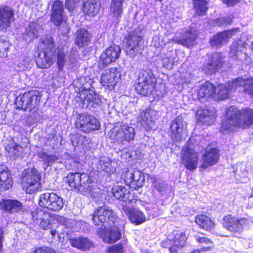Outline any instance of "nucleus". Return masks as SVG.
<instances>
[{
    "label": "nucleus",
    "instance_id": "obj_1",
    "mask_svg": "<svg viewBox=\"0 0 253 253\" xmlns=\"http://www.w3.org/2000/svg\"><path fill=\"white\" fill-rule=\"evenodd\" d=\"M253 126V109L239 110L235 106L228 107L225 112L220 131L223 134L236 132Z\"/></svg>",
    "mask_w": 253,
    "mask_h": 253
},
{
    "label": "nucleus",
    "instance_id": "obj_2",
    "mask_svg": "<svg viewBox=\"0 0 253 253\" xmlns=\"http://www.w3.org/2000/svg\"><path fill=\"white\" fill-rule=\"evenodd\" d=\"M91 219L95 225H101L104 228H110L103 237L104 242L111 244L121 238L120 230L117 225L118 218L116 213L109 207L103 206L95 209Z\"/></svg>",
    "mask_w": 253,
    "mask_h": 253
},
{
    "label": "nucleus",
    "instance_id": "obj_3",
    "mask_svg": "<svg viewBox=\"0 0 253 253\" xmlns=\"http://www.w3.org/2000/svg\"><path fill=\"white\" fill-rule=\"evenodd\" d=\"M77 82L80 85L75 98V101L78 103L77 106L90 109L100 106L101 100L99 95L91 89L92 81L84 77L80 78Z\"/></svg>",
    "mask_w": 253,
    "mask_h": 253
},
{
    "label": "nucleus",
    "instance_id": "obj_4",
    "mask_svg": "<svg viewBox=\"0 0 253 253\" xmlns=\"http://www.w3.org/2000/svg\"><path fill=\"white\" fill-rule=\"evenodd\" d=\"M39 50L36 59L38 67L41 69L48 68L55 61L56 57L53 39L51 37L43 39L39 45Z\"/></svg>",
    "mask_w": 253,
    "mask_h": 253
},
{
    "label": "nucleus",
    "instance_id": "obj_5",
    "mask_svg": "<svg viewBox=\"0 0 253 253\" xmlns=\"http://www.w3.org/2000/svg\"><path fill=\"white\" fill-rule=\"evenodd\" d=\"M42 97L38 90H30L19 94L16 98V108L25 111L35 112L38 109Z\"/></svg>",
    "mask_w": 253,
    "mask_h": 253
},
{
    "label": "nucleus",
    "instance_id": "obj_6",
    "mask_svg": "<svg viewBox=\"0 0 253 253\" xmlns=\"http://www.w3.org/2000/svg\"><path fill=\"white\" fill-rule=\"evenodd\" d=\"M156 82V79L151 69H142L139 74L136 90L138 93L147 96L154 90Z\"/></svg>",
    "mask_w": 253,
    "mask_h": 253
},
{
    "label": "nucleus",
    "instance_id": "obj_7",
    "mask_svg": "<svg viewBox=\"0 0 253 253\" xmlns=\"http://www.w3.org/2000/svg\"><path fill=\"white\" fill-rule=\"evenodd\" d=\"M143 29L140 27L130 32L124 39L126 54L134 57L141 50L140 42L142 40Z\"/></svg>",
    "mask_w": 253,
    "mask_h": 253
},
{
    "label": "nucleus",
    "instance_id": "obj_8",
    "mask_svg": "<svg viewBox=\"0 0 253 253\" xmlns=\"http://www.w3.org/2000/svg\"><path fill=\"white\" fill-rule=\"evenodd\" d=\"M66 16L64 13L63 2L56 0L52 4L50 21L55 26H60V31L62 35H66L69 32L70 27L65 19Z\"/></svg>",
    "mask_w": 253,
    "mask_h": 253
},
{
    "label": "nucleus",
    "instance_id": "obj_9",
    "mask_svg": "<svg viewBox=\"0 0 253 253\" xmlns=\"http://www.w3.org/2000/svg\"><path fill=\"white\" fill-rule=\"evenodd\" d=\"M41 175L34 169L26 170L22 181L23 189L27 193H34L41 188Z\"/></svg>",
    "mask_w": 253,
    "mask_h": 253
},
{
    "label": "nucleus",
    "instance_id": "obj_10",
    "mask_svg": "<svg viewBox=\"0 0 253 253\" xmlns=\"http://www.w3.org/2000/svg\"><path fill=\"white\" fill-rule=\"evenodd\" d=\"M39 204L41 207L58 211L63 207L64 203L61 197L53 192H45L39 197Z\"/></svg>",
    "mask_w": 253,
    "mask_h": 253
},
{
    "label": "nucleus",
    "instance_id": "obj_11",
    "mask_svg": "<svg viewBox=\"0 0 253 253\" xmlns=\"http://www.w3.org/2000/svg\"><path fill=\"white\" fill-rule=\"evenodd\" d=\"M135 132L134 128L130 126L122 125L119 127L112 129L108 136L113 142H129L133 140Z\"/></svg>",
    "mask_w": 253,
    "mask_h": 253
},
{
    "label": "nucleus",
    "instance_id": "obj_12",
    "mask_svg": "<svg viewBox=\"0 0 253 253\" xmlns=\"http://www.w3.org/2000/svg\"><path fill=\"white\" fill-rule=\"evenodd\" d=\"M75 126L77 128L84 132L98 130L100 127V123L95 117L84 113L78 116Z\"/></svg>",
    "mask_w": 253,
    "mask_h": 253
},
{
    "label": "nucleus",
    "instance_id": "obj_13",
    "mask_svg": "<svg viewBox=\"0 0 253 253\" xmlns=\"http://www.w3.org/2000/svg\"><path fill=\"white\" fill-rule=\"evenodd\" d=\"M186 122L181 116H178L171 123L169 136L173 141H179L185 136L184 127Z\"/></svg>",
    "mask_w": 253,
    "mask_h": 253
},
{
    "label": "nucleus",
    "instance_id": "obj_14",
    "mask_svg": "<svg viewBox=\"0 0 253 253\" xmlns=\"http://www.w3.org/2000/svg\"><path fill=\"white\" fill-rule=\"evenodd\" d=\"M224 62V58L220 53H213L204 64L203 70L206 74L211 75L219 70Z\"/></svg>",
    "mask_w": 253,
    "mask_h": 253
},
{
    "label": "nucleus",
    "instance_id": "obj_15",
    "mask_svg": "<svg viewBox=\"0 0 253 253\" xmlns=\"http://www.w3.org/2000/svg\"><path fill=\"white\" fill-rule=\"evenodd\" d=\"M121 52L120 47L116 44L112 45L100 55L99 64L104 68L114 62L118 59Z\"/></svg>",
    "mask_w": 253,
    "mask_h": 253
},
{
    "label": "nucleus",
    "instance_id": "obj_16",
    "mask_svg": "<svg viewBox=\"0 0 253 253\" xmlns=\"http://www.w3.org/2000/svg\"><path fill=\"white\" fill-rule=\"evenodd\" d=\"M121 77V68H110L102 73L100 83L103 85L113 87L118 82Z\"/></svg>",
    "mask_w": 253,
    "mask_h": 253
},
{
    "label": "nucleus",
    "instance_id": "obj_17",
    "mask_svg": "<svg viewBox=\"0 0 253 253\" xmlns=\"http://www.w3.org/2000/svg\"><path fill=\"white\" fill-rule=\"evenodd\" d=\"M182 159V164L188 170H193L197 168L199 158L194 149L186 147L183 150Z\"/></svg>",
    "mask_w": 253,
    "mask_h": 253
},
{
    "label": "nucleus",
    "instance_id": "obj_18",
    "mask_svg": "<svg viewBox=\"0 0 253 253\" xmlns=\"http://www.w3.org/2000/svg\"><path fill=\"white\" fill-rule=\"evenodd\" d=\"M60 225L58 226L56 229L51 230L50 234L52 236H54L56 234L60 236L61 235H66L67 238L72 232V229L76 225L77 222L76 220L72 219L67 218L63 216L60 217L58 219Z\"/></svg>",
    "mask_w": 253,
    "mask_h": 253
},
{
    "label": "nucleus",
    "instance_id": "obj_19",
    "mask_svg": "<svg viewBox=\"0 0 253 253\" xmlns=\"http://www.w3.org/2000/svg\"><path fill=\"white\" fill-rule=\"evenodd\" d=\"M248 223V220L245 218H238L231 215H227L223 218V225L230 232L240 233L243 229V226Z\"/></svg>",
    "mask_w": 253,
    "mask_h": 253
},
{
    "label": "nucleus",
    "instance_id": "obj_20",
    "mask_svg": "<svg viewBox=\"0 0 253 253\" xmlns=\"http://www.w3.org/2000/svg\"><path fill=\"white\" fill-rule=\"evenodd\" d=\"M78 192L88 195L93 199H99L101 196V189L92 182L88 175L86 181L82 180Z\"/></svg>",
    "mask_w": 253,
    "mask_h": 253
},
{
    "label": "nucleus",
    "instance_id": "obj_21",
    "mask_svg": "<svg viewBox=\"0 0 253 253\" xmlns=\"http://www.w3.org/2000/svg\"><path fill=\"white\" fill-rule=\"evenodd\" d=\"M14 21L13 8L7 5H0V30H6Z\"/></svg>",
    "mask_w": 253,
    "mask_h": 253
},
{
    "label": "nucleus",
    "instance_id": "obj_22",
    "mask_svg": "<svg viewBox=\"0 0 253 253\" xmlns=\"http://www.w3.org/2000/svg\"><path fill=\"white\" fill-rule=\"evenodd\" d=\"M32 219L41 227L46 230L51 228V224L49 219L50 215L47 211L41 208H37L30 213Z\"/></svg>",
    "mask_w": 253,
    "mask_h": 253
},
{
    "label": "nucleus",
    "instance_id": "obj_23",
    "mask_svg": "<svg viewBox=\"0 0 253 253\" xmlns=\"http://www.w3.org/2000/svg\"><path fill=\"white\" fill-rule=\"evenodd\" d=\"M239 78L229 81L225 84H219L217 86V94L220 99H224L228 97L229 93L235 90L241 91Z\"/></svg>",
    "mask_w": 253,
    "mask_h": 253
},
{
    "label": "nucleus",
    "instance_id": "obj_24",
    "mask_svg": "<svg viewBox=\"0 0 253 253\" xmlns=\"http://www.w3.org/2000/svg\"><path fill=\"white\" fill-rule=\"evenodd\" d=\"M125 177L126 182L129 183L130 186L135 189L141 187L145 181L144 173L138 169L128 171Z\"/></svg>",
    "mask_w": 253,
    "mask_h": 253
},
{
    "label": "nucleus",
    "instance_id": "obj_25",
    "mask_svg": "<svg viewBox=\"0 0 253 253\" xmlns=\"http://www.w3.org/2000/svg\"><path fill=\"white\" fill-rule=\"evenodd\" d=\"M121 211L128 216L131 223L135 225L141 224L146 220L144 214L137 209L123 206Z\"/></svg>",
    "mask_w": 253,
    "mask_h": 253
},
{
    "label": "nucleus",
    "instance_id": "obj_26",
    "mask_svg": "<svg viewBox=\"0 0 253 253\" xmlns=\"http://www.w3.org/2000/svg\"><path fill=\"white\" fill-rule=\"evenodd\" d=\"M197 35V31L193 28H190L189 29L184 31L181 38H179L176 35L172 38V40L176 43L187 47L192 46L195 44V41Z\"/></svg>",
    "mask_w": 253,
    "mask_h": 253
},
{
    "label": "nucleus",
    "instance_id": "obj_27",
    "mask_svg": "<svg viewBox=\"0 0 253 253\" xmlns=\"http://www.w3.org/2000/svg\"><path fill=\"white\" fill-rule=\"evenodd\" d=\"M155 111L151 109H147L139 114L137 117V121L141 125L147 130L151 129L154 126Z\"/></svg>",
    "mask_w": 253,
    "mask_h": 253
},
{
    "label": "nucleus",
    "instance_id": "obj_28",
    "mask_svg": "<svg viewBox=\"0 0 253 253\" xmlns=\"http://www.w3.org/2000/svg\"><path fill=\"white\" fill-rule=\"evenodd\" d=\"M238 31V29H234L219 33L211 39L210 44L212 46L221 47L225 42L228 41L229 39L232 38Z\"/></svg>",
    "mask_w": 253,
    "mask_h": 253
},
{
    "label": "nucleus",
    "instance_id": "obj_29",
    "mask_svg": "<svg viewBox=\"0 0 253 253\" xmlns=\"http://www.w3.org/2000/svg\"><path fill=\"white\" fill-rule=\"evenodd\" d=\"M88 179L86 173L70 172L66 176V181L69 186L73 190L78 192L82 181H86Z\"/></svg>",
    "mask_w": 253,
    "mask_h": 253
},
{
    "label": "nucleus",
    "instance_id": "obj_30",
    "mask_svg": "<svg viewBox=\"0 0 253 253\" xmlns=\"http://www.w3.org/2000/svg\"><path fill=\"white\" fill-rule=\"evenodd\" d=\"M196 116L199 122L210 125L215 120V111L214 109L210 110L207 108L201 107L197 110Z\"/></svg>",
    "mask_w": 253,
    "mask_h": 253
},
{
    "label": "nucleus",
    "instance_id": "obj_31",
    "mask_svg": "<svg viewBox=\"0 0 253 253\" xmlns=\"http://www.w3.org/2000/svg\"><path fill=\"white\" fill-rule=\"evenodd\" d=\"M41 26L37 22H30L25 28L22 34L23 39L27 42L30 43L39 37V32Z\"/></svg>",
    "mask_w": 253,
    "mask_h": 253
},
{
    "label": "nucleus",
    "instance_id": "obj_32",
    "mask_svg": "<svg viewBox=\"0 0 253 253\" xmlns=\"http://www.w3.org/2000/svg\"><path fill=\"white\" fill-rule=\"evenodd\" d=\"M219 159L218 150L215 148L207 149L203 155L202 168L206 169L216 163Z\"/></svg>",
    "mask_w": 253,
    "mask_h": 253
},
{
    "label": "nucleus",
    "instance_id": "obj_33",
    "mask_svg": "<svg viewBox=\"0 0 253 253\" xmlns=\"http://www.w3.org/2000/svg\"><path fill=\"white\" fill-rule=\"evenodd\" d=\"M174 237L172 244L169 248L170 253H177L185 245L187 237L184 232L175 231L173 232Z\"/></svg>",
    "mask_w": 253,
    "mask_h": 253
},
{
    "label": "nucleus",
    "instance_id": "obj_34",
    "mask_svg": "<svg viewBox=\"0 0 253 253\" xmlns=\"http://www.w3.org/2000/svg\"><path fill=\"white\" fill-rule=\"evenodd\" d=\"M92 36L87 30L84 28L79 29L75 35V44L79 47H84L90 43Z\"/></svg>",
    "mask_w": 253,
    "mask_h": 253
},
{
    "label": "nucleus",
    "instance_id": "obj_35",
    "mask_svg": "<svg viewBox=\"0 0 253 253\" xmlns=\"http://www.w3.org/2000/svg\"><path fill=\"white\" fill-rule=\"evenodd\" d=\"M112 192L114 196L118 199H120L125 202L133 203L132 195L129 193L126 187L117 185L112 189Z\"/></svg>",
    "mask_w": 253,
    "mask_h": 253
},
{
    "label": "nucleus",
    "instance_id": "obj_36",
    "mask_svg": "<svg viewBox=\"0 0 253 253\" xmlns=\"http://www.w3.org/2000/svg\"><path fill=\"white\" fill-rule=\"evenodd\" d=\"M0 209L9 213L19 211L22 209V204L16 200H2L0 202Z\"/></svg>",
    "mask_w": 253,
    "mask_h": 253
},
{
    "label": "nucleus",
    "instance_id": "obj_37",
    "mask_svg": "<svg viewBox=\"0 0 253 253\" xmlns=\"http://www.w3.org/2000/svg\"><path fill=\"white\" fill-rule=\"evenodd\" d=\"M97 171L105 175H111L114 173L115 171V168L112 166V162L108 158L102 157L97 165Z\"/></svg>",
    "mask_w": 253,
    "mask_h": 253
},
{
    "label": "nucleus",
    "instance_id": "obj_38",
    "mask_svg": "<svg viewBox=\"0 0 253 253\" xmlns=\"http://www.w3.org/2000/svg\"><path fill=\"white\" fill-rule=\"evenodd\" d=\"M100 7V3L98 0H84L83 11L89 16H94L98 13Z\"/></svg>",
    "mask_w": 253,
    "mask_h": 253
},
{
    "label": "nucleus",
    "instance_id": "obj_39",
    "mask_svg": "<svg viewBox=\"0 0 253 253\" xmlns=\"http://www.w3.org/2000/svg\"><path fill=\"white\" fill-rule=\"evenodd\" d=\"M215 87L209 82L201 84L198 90V96L200 99L209 98L215 93Z\"/></svg>",
    "mask_w": 253,
    "mask_h": 253
},
{
    "label": "nucleus",
    "instance_id": "obj_40",
    "mask_svg": "<svg viewBox=\"0 0 253 253\" xmlns=\"http://www.w3.org/2000/svg\"><path fill=\"white\" fill-rule=\"evenodd\" d=\"M71 245L83 251L89 250L92 247L93 243L87 238L81 236L74 238L70 240Z\"/></svg>",
    "mask_w": 253,
    "mask_h": 253
},
{
    "label": "nucleus",
    "instance_id": "obj_41",
    "mask_svg": "<svg viewBox=\"0 0 253 253\" xmlns=\"http://www.w3.org/2000/svg\"><path fill=\"white\" fill-rule=\"evenodd\" d=\"M125 0H111L110 5L111 14L115 20L119 21L122 16Z\"/></svg>",
    "mask_w": 253,
    "mask_h": 253
},
{
    "label": "nucleus",
    "instance_id": "obj_42",
    "mask_svg": "<svg viewBox=\"0 0 253 253\" xmlns=\"http://www.w3.org/2000/svg\"><path fill=\"white\" fill-rule=\"evenodd\" d=\"M12 182L7 168L4 165H0V189L5 190L12 186Z\"/></svg>",
    "mask_w": 253,
    "mask_h": 253
},
{
    "label": "nucleus",
    "instance_id": "obj_43",
    "mask_svg": "<svg viewBox=\"0 0 253 253\" xmlns=\"http://www.w3.org/2000/svg\"><path fill=\"white\" fill-rule=\"evenodd\" d=\"M246 45V42L241 39L234 41L230 46V56L232 57L236 56L237 59H239V56L240 54H243L242 52Z\"/></svg>",
    "mask_w": 253,
    "mask_h": 253
},
{
    "label": "nucleus",
    "instance_id": "obj_44",
    "mask_svg": "<svg viewBox=\"0 0 253 253\" xmlns=\"http://www.w3.org/2000/svg\"><path fill=\"white\" fill-rule=\"evenodd\" d=\"M195 222L200 226L201 228L207 230H210L214 226V223L212 220L205 215H199L195 218Z\"/></svg>",
    "mask_w": 253,
    "mask_h": 253
},
{
    "label": "nucleus",
    "instance_id": "obj_45",
    "mask_svg": "<svg viewBox=\"0 0 253 253\" xmlns=\"http://www.w3.org/2000/svg\"><path fill=\"white\" fill-rule=\"evenodd\" d=\"M71 141L74 147H81L82 148L87 147L90 139L80 134H73L71 135Z\"/></svg>",
    "mask_w": 253,
    "mask_h": 253
},
{
    "label": "nucleus",
    "instance_id": "obj_46",
    "mask_svg": "<svg viewBox=\"0 0 253 253\" xmlns=\"http://www.w3.org/2000/svg\"><path fill=\"white\" fill-rule=\"evenodd\" d=\"M253 169L245 163L239 164L236 170V175L241 178L249 177L253 172Z\"/></svg>",
    "mask_w": 253,
    "mask_h": 253
},
{
    "label": "nucleus",
    "instance_id": "obj_47",
    "mask_svg": "<svg viewBox=\"0 0 253 253\" xmlns=\"http://www.w3.org/2000/svg\"><path fill=\"white\" fill-rule=\"evenodd\" d=\"M210 0H193L196 14L199 16L204 15L208 9L207 4Z\"/></svg>",
    "mask_w": 253,
    "mask_h": 253
},
{
    "label": "nucleus",
    "instance_id": "obj_48",
    "mask_svg": "<svg viewBox=\"0 0 253 253\" xmlns=\"http://www.w3.org/2000/svg\"><path fill=\"white\" fill-rule=\"evenodd\" d=\"M39 157L42 160L46 167L59 160V158L55 155H48L46 152L39 153Z\"/></svg>",
    "mask_w": 253,
    "mask_h": 253
},
{
    "label": "nucleus",
    "instance_id": "obj_49",
    "mask_svg": "<svg viewBox=\"0 0 253 253\" xmlns=\"http://www.w3.org/2000/svg\"><path fill=\"white\" fill-rule=\"evenodd\" d=\"M68 62L67 57L63 50L59 49L57 52V64L59 70H62L64 65Z\"/></svg>",
    "mask_w": 253,
    "mask_h": 253
},
{
    "label": "nucleus",
    "instance_id": "obj_50",
    "mask_svg": "<svg viewBox=\"0 0 253 253\" xmlns=\"http://www.w3.org/2000/svg\"><path fill=\"white\" fill-rule=\"evenodd\" d=\"M151 180L153 186L157 191L163 192L166 190V185L163 180L155 177H152Z\"/></svg>",
    "mask_w": 253,
    "mask_h": 253
},
{
    "label": "nucleus",
    "instance_id": "obj_51",
    "mask_svg": "<svg viewBox=\"0 0 253 253\" xmlns=\"http://www.w3.org/2000/svg\"><path fill=\"white\" fill-rule=\"evenodd\" d=\"M5 150L14 155H19L18 152L22 150V147L14 142H11L5 147Z\"/></svg>",
    "mask_w": 253,
    "mask_h": 253
},
{
    "label": "nucleus",
    "instance_id": "obj_52",
    "mask_svg": "<svg viewBox=\"0 0 253 253\" xmlns=\"http://www.w3.org/2000/svg\"><path fill=\"white\" fill-rule=\"evenodd\" d=\"M8 42L2 38L0 37V56L4 57L7 56L6 50L8 49Z\"/></svg>",
    "mask_w": 253,
    "mask_h": 253
},
{
    "label": "nucleus",
    "instance_id": "obj_53",
    "mask_svg": "<svg viewBox=\"0 0 253 253\" xmlns=\"http://www.w3.org/2000/svg\"><path fill=\"white\" fill-rule=\"evenodd\" d=\"M79 0H66L65 6L69 12L73 13Z\"/></svg>",
    "mask_w": 253,
    "mask_h": 253
},
{
    "label": "nucleus",
    "instance_id": "obj_54",
    "mask_svg": "<svg viewBox=\"0 0 253 253\" xmlns=\"http://www.w3.org/2000/svg\"><path fill=\"white\" fill-rule=\"evenodd\" d=\"M123 252L122 245L118 244L110 247L107 251V253H123Z\"/></svg>",
    "mask_w": 253,
    "mask_h": 253
},
{
    "label": "nucleus",
    "instance_id": "obj_55",
    "mask_svg": "<svg viewBox=\"0 0 253 253\" xmlns=\"http://www.w3.org/2000/svg\"><path fill=\"white\" fill-rule=\"evenodd\" d=\"M161 61L163 64V66L167 69H171L172 67V64L170 59L168 57L166 56L165 55L161 56Z\"/></svg>",
    "mask_w": 253,
    "mask_h": 253
},
{
    "label": "nucleus",
    "instance_id": "obj_56",
    "mask_svg": "<svg viewBox=\"0 0 253 253\" xmlns=\"http://www.w3.org/2000/svg\"><path fill=\"white\" fill-rule=\"evenodd\" d=\"M31 253H56V252L49 248L41 247L36 249Z\"/></svg>",
    "mask_w": 253,
    "mask_h": 253
},
{
    "label": "nucleus",
    "instance_id": "obj_57",
    "mask_svg": "<svg viewBox=\"0 0 253 253\" xmlns=\"http://www.w3.org/2000/svg\"><path fill=\"white\" fill-rule=\"evenodd\" d=\"M195 240L199 243H204L205 244H209L211 243V240L203 236L196 235L195 236Z\"/></svg>",
    "mask_w": 253,
    "mask_h": 253
},
{
    "label": "nucleus",
    "instance_id": "obj_58",
    "mask_svg": "<svg viewBox=\"0 0 253 253\" xmlns=\"http://www.w3.org/2000/svg\"><path fill=\"white\" fill-rule=\"evenodd\" d=\"M67 60L68 62H67V65H68L69 66L74 65L76 62L75 55L74 54H70L68 56Z\"/></svg>",
    "mask_w": 253,
    "mask_h": 253
},
{
    "label": "nucleus",
    "instance_id": "obj_59",
    "mask_svg": "<svg viewBox=\"0 0 253 253\" xmlns=\"http://www.w3.org/2000/svg\"><path fill=\"white\" fill-rule=\"evenodd\" d=\"M241 0H222L223 3L226 4L228 6H232L239 2Z\"/></svg>",
    "mask_w": 253,
    "mask_h": 253
},
{
    "label": "nucleus",
    "instance_id": "obj_60",
    "mask_svg": "<svg viewBox=\"0 0 253 253\" xmlns=\"http://www.w3.org/2000/svg\"><path fill=\"white\" fill-rule=\"evenodd\" d=\"M172 244V240H168L165 241H163L161 242V246L165 248H169H169L171 247Z\"/></svg>",
    "mask_w": 253,
    "mask_h": 253
},
{
    "label": "nucleus",
    "instance_id": "obj_61",
    "mask_svg": "<svg viewBox=\"0 0 253 253\" xmlns=\"http://www.w3.org/2000/svg\"><path fill=\"white\" fill-rule=\"evenodd\" d=\"M161 87H163V89L161 91H159L157 90V87H156L155 91L156 92V94L159 97H163L165 93V90L164 89V87L163 85H161Z\"/></svg>",
    "mask_w": 253,
    "mask_h": 253
},
{
    "label": "nucleus",
    "instance_id": "obj_62",
    "mask_svg": "<svg viewBox=\"0 0 253 253\" xmlns=\"http://www.w3.org/2000/svg\"><path fill=\"white\" fill-rule=\"evenodd\" d=\"M216 24L218 26H224L226 25V24L225 23V17H221L219 18L216 22Z\"/></svg>",
    "mask_w": 253,
    "mask_h": 253
},
{
    "label": "nucleus",
    "instance_id": "obj_63",
    "mask_svg": "<svg viewBox=\"0 0 253 253\" xmlns=\"http://www.w3.org/2000/svg\"><path fill=\"white\" fill-rule=\"evenodd\" d=\"M3 230L2 228H0V250L1 249L2 247V241H3Z\"/></svg>",
    "mask_w": 253,
    "mask_h": 253
},
{
    "label": "nucleus",
    "instance_id": "obj_64",
    "mask_svg": "<svg viewBox=\"0 0 253 253\" xmlns=\"http://www.w3.org/2000/svg\"><path fill=\"white\" fill-rule=\"evenodd\" d=\"M225 18V23H226V25H228L232 22V20L233 18L232 16L229 15Z\"/></svg>",
    "mask_w": 253,
    "mask_h": 253
}]
</instances>
